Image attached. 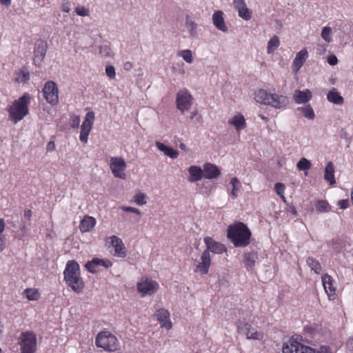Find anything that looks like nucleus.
<instances>
[{
    "mask_svg": "<svg viewBox=\"0 0 353 353\" xmlns=\"http://www.w3.org/2000/svg\"><path fill=\"white\" fill-rule=\"evenodd\" d=\"M227 237L235 247L245 248L250 244L251 232L245 223L237 221L228 226Z\"/></svg>",
    "mask_w": 353,
    "mask_h": 353,
    "instance_id": "obj_1",
    "label": "nucleus"
},
{
    "mask_svg": "<svg viewBox=\"0 0 353 353\" xmlns=\"http://www.w3.org/2000/svg\"><path fill=\"white\" fill-rule=\"evenodd\" d=\"M204 242L207 250L202 253L201 256V261L196 265L195 270V271L199 272L201 274H206L211 265L210 252L215 254H221L226 251V248L223 244L215 241L211 237H205Z\"/></svg>",
    "mask_w": 353,
    "mask_h": 353,
    "instance_id": "obj_2",
    "label": "nucleus"
},
{
    "mask_svg": "<svg viewBox=\"0 0 353 353\" xmlns=\"http://www.w3.org/2000/svg\"><path fill=\"white\" fill-rule=\"evenodd\" d=\"M63 274L65 283L73 291L78 294L83 291L85 285L80 276V268L77 262L69 261L66 264Z\"/></svg>",
    "mask_w": 353,
    "mask_h": 353,
    "instance_id": "obj_3",
    "label": "nucleus"
},
{
    "mask_svg": "<svg viewBox=\"0 0 353 353\" xmlns=\"http://www.w3.org/2000/svg\"><path fill=\"white\" fill-rule=\"evenodd\" d=\"M31 101V97L28 93H24L17 100H14L12 105H8L6 110L9 114V119L17 123L22 120L29 113L28 105Z\"/></svg>",
    "mask_w": 353,
    "mask_h": 353,
    "instance_id": "obj_4",
    "label": "nucleus"
},
{
    "mask_svg": "<svg viewBox=\"0 0 353 353\" xmlns=\"http://www.w3.org/2000/svg\"><path fill=\"white\" fill-rule=\"evenodd\" d=\"M254 99L257 103L271 105L276 109L286 106L289 102L287 97L276 94H269L263 89H260L255 92Z\"/></svg>",
    "mask_w": 353,
    "mask_h": 353,
    "instance_id": "obj_5",
    "label": "nucleus"
},
{
    "mask_svg": "<svg viewBox=\"0 0 353 353\" xmlns=\"http://www.w3.org/2000/svg\"><path fill=\"white\" fill-rule=\"evenodd\" d=\"M95 343L98 347L110 352L117 350L119 347L117 337L109 331H101L98 333Z\"/></svg>",
    "mask_w": 353,
    "mask_h": 353,
    "instance_id": "obj_6",
    "label": "nucleus"
},
{
    "mask_svg": "<svg viewBox=\"0 0 353 353\" xmlns=\"http://www.w3.org/2000/svg\"><path fill=\"white\" fill-rule=\"evenodd\" d=\"M21 353H34L37 350L36 335L32 332H24L19 338Z\"/></svg>",
    "mask_w": 353,
    "mask_h": 353,
    "instance_id": "obj_7",
    "label": "nucleus"
},
{
    "mask_svg": "<svg viewBox=\"0 0 353 353\" xmlns=\"http://www.w3.org/2000/svg\"><path fill=\"white\" fill-rule=\"evenodd\" d=\"M43 94L47 103L52 106L57 105L59 103V88L57 83L53 81H48L43 86Z\"/></svg>",
    "mask_w": 353,
    "mask_h": 353,
    "instance_id": "obj_8",
    "label": "nucleus"
},
{
    "mask_svg": "<svg viewBox=\"0 0 353 353\" xmlns=\"http://www.w3.org/2000/svg\"><path fill=\"white\" fill-rule=\"evenodd\" d=\"M126 168V163L121 157H110V169L114 177L125 179L126 174L124 171Z\"/></svg>",
    "mask_w": 353,
    "mask_h": 353,
    "instance_id": "obj_9",
    "label": "nucleus"
},
{
    "mask_svg": "<svg viewBox=\"0 0 353 353\" xmlns=\"http://www.w3.org/2000/svg\"><path fill=\"white\" fill-rule=\"evenodd\" d=\"M282 352L283 353H316L314 349L299 343L293 337L283 345Z\"/></svg>",
    "mask_w": 353,
    "mask_h": 353,
    "instance_id": "obj_10",
    "label": "nucleus"
},
{
    "mask_svg": "<svg viewBox=\"0 0 353 353\" xmlns=\"http://www.w3.org/2000/svg\"><path fill=\"white\" fill-rule=\"evenodd\" d=\"M193 97L187 89H182L176 94V108L182 112L188 110L192 105Z\"/></svg>",
    "mask_w": 353,
    "mask_h": 353,
    "instance_id": "obj_11",
    "label": "nucleus"
},
{
    "mask_svg": "<svg viewBox=\"0 0 353 353\" xmlns=\"http://www.w3.org/2000/svg\"><path fill=\"white\" fill-rule=\"evenodd\" d=\"M239 333L246 336L248 339L261 340L263 337L262 332H258L250 323L240 322L237 325Z\"/></svg>",
    "mask_w": 353,
    "mask_h": 353,
    "instance_id": "obj_12",
    "label": "nucleus"
},
{
    "mask_svg": "<svg viewBox=\"0 0 353 353\" xmlns=\"http://www.w3.org/2000/svg\"><path fill=\"white\" fill-rule=\"evenodd\" d=\"M94 119V114L93 112H88L86 114L85 119L81 126V133L79 139L81 142L87 143L88 137L92 129Z\"/></svg>",
    "mask_w": 353,
    "mask_h": 353,
    "instance_id": "obj_13",
    "label": "nucleus"
},
{
    "mask_svg": "<svg viewBox=\"0 0 353 353\" xmlns=\"http://www.w3.org/2000/svg\"><path fill=\"white\" fill-rule=\"evenodd\" d=\"M159 284L152 280L145 279L137 284V290L144 295H152L157 292Z\"/></svg>",
    "mask_w": 353,
    "mask_h": 353,
    "instance_id": "obj_14",
    "label": "nucleus"
},
{
    "mask_svg": "<svg viewBox=\"0 0 353 353\" xmlns=\"http://www.w3.org/2000/svg\"><path fill=\"white\" fill-rule=\"evenodd\" d=\"M47 51V43L39 40L34 44L33 61L36 65H39L44 59Z\"/></svg>",
    "mask_w": 353,
    "mask_h": 353,
    "instance_id": "obj_15",
    "label": "nucleus"
},
{
    "mask_svg": "<svg viewBox=\"0 0 353 353\" xmlns=\"http://www.w3.org/2000/svg\"><path fill=\"white\" fill-rule=\"evenodd\" d=\"M157 319L159 321L161 326L167 330H170L172 327V323L170 319V312L164 309L160 308L157 310L154 314Z\"/></svg>",
    "mask_w": 353,
    "mask_h": 353,
    "instance_id": "obj_16",
    "label": "nucleus"
},
{
    "mask_svg": "<svg viewBox=\"0 0 353 353\" xmlns=\"http://www.w3.org/2000/svg\"><path fill=\"white\" fill-rule=\"evenodd\" d=\"M110 239L111 244L114 248V255L119 257H125L127 255V252L121 239L117 236H112Z\"/></svg>",
    "mask_w": 353,
    "mask_h": 353,
    "instance_id": "obj_17",
    "label": "nucleus"
},
{
    "mask_svg": "<svg viewBox=\"0 0 353 353\" xmlns=\"http://www.w3.org/2000/svg\"><path fill=\"white\" fill-rule=\"evenodd\" d=\"M203 175L205 179H214L221 175V171L216 165L205 163L203 165Z\"/></svg>",
    "mask_w": 353,
    "mask_h": 353,
    "instance_id": "obj_18",
    "label": "nucleus"
},
{
    "mask_svg": "<svg viewBox=\"0 0 353 353\" xmlns=\"http://www.w3.org/2000/svg\"><path fill=\"white\" fill-rule=\"evenodd\" d=\"M308 56L306 49H303L299 52L293 61L292 68L295 72H297L303 65Z\"/></svg>",
    "mask_w": 353,
    "mask_h": 353,
    "instance_id": "obj_19",
    "label": "nucleus"
},
{
    "mask_svg": "<svg viewBox=\"0 0 353 353\" xmlns=\"http://www.w3.org/2000/svg\"><path fill=\"white\" fill-rule=\"evenodd\" d=\"M257 260L258 254L255 252H245L244 254L243 263L248 271L252 272L254 270Z\"/></svg>",
    "mask_w": 353,
    "mask_h": 353,
    "instance_id": "obj_20",
    "label": "nucleus"
},
{
    "mask_svg": "<svg viewBox=\"0 0 353 353\" xmlns=\"http://www.w3.org/2000/svg\"><path fill=\"white\" fill-rule=\"evenodd\" d=\"M333 279L331 276L325 274L322 276V283L325 292L328 295L330 299L332 296L335 295L336 289L333 286Z\"/></svg>",
    "mask_w": 353,
    "mask_h": 353,
    "instance_id": "obj_21",
    "label": "nucleus"
},
{
    "mask_svg": "<svg viewBox=\"0 0 353 353\" xmlns=\"http://www.w3.org/2000/svg\"><path fill=\"white\" fill-rule=\"evenodd\" d=\"M223 15V13L222 11H216L212 15V21L214 25L218 30L225 32L228 31V27L225 23Z\"/></svg>",
    "mask_w": 353,
    "mask_h": 353,
    "instance_id": "obj_22",
    "label": "nucleus"
},
{
    "mask_svg": "<svg viewBox=\"0 0 353 353\" xmlns=\"http://www.w3.org/2000/svg\"><path fill=\"white\" fill-rule=\"evenodd\" d=\"M96 220L92 216H85L81 221L79 230L82 233L90 232L95 225Z\"/></svg>",
    "mask_w": 353,
    "mask_h": 353,
    "instance_id": "obj_23",
    "label": "nucleus"
},
{
    "mask_svg": "<svg viewBox=\"0 0 353 353\" xmlns=\"http://www.w3.org/2000/svg\"><path fill=\"white\" fill-rule=\"evenodd\" d=\"M190 174V178L188 181L190 182H196L202 179L204 177L203 170L201 168L196 165H192L188 168Z\"/></svg>",
    "mask_w": 353,
    "mask_h": 353,
    "instance_id": "obj_24",
    "label": "nucleus"
},
{
    "mask_svg": "<svg viewBox=\"0 0 353 353\" xmlns=\"http://www.w3.org/2000/svg\"><path fill=\"white\" fill-rule=\"evenodd\" d=\"M228 123L234 125L237 132H240L246 128L245 119L241 114H237L234 116L229 120Z\"/></svg>",
    "mask_w": 353,
    "mask_h": 353,
    "instance_id": "obj_25",
    "label": "nucleus"
},
{
    "mask_svg": "<svg viewBox=\"0 0 353 353\" xmlns=\"http://www.w3.org/2000/svg\"><path fill=\"white\" fill-rule=\"evenodd\" d=\"M312 98L311 92L309 90L305 91L296 90L294 94V99L296 103H305Z\"/></svg>",
    "mask_w": 353,
    "mask_h": 353,
    "instance_id": "obj_26",
    "label": "nucleus"
},
{
    "mask_svg": "<svg viewBox=\"0 0 353 353\" xmlns=\"http://www.w3.org/2000/svg\"><path fill=\"white\" fill-rule=\"evenodd\" d=\"M185 26L191 38H196L198 37L197 23L193 21L189 15L185 17Z\"/></svg>",
    "mask_w": 353,
    "mask_h": 353,
    "instance_id": "obj_27",
    "label": "nucleus"
},
{
    "mask_svg": "<svg viewBox=\"0 0 353 353\" xmlns=\"http://www.w3.org/2000/svg\"><path fill=\"white\" fill-rule=\"evenodd\" d=\"M324 179L330 183V185H334L336 183L334 178V167L333 163L331 161H329L325 166Z\"/></svg>",
    "mask_w": 353,
    "mask_h": 353,
    "instance_id": "obj_28",
    "label": "nucleus"
},
{
    "mask_svg": "<svg viewBox=\"0 0 353 353\" xmlns=\"http://www.w3.org/2000/svg\"><path fill=\"white\" fill-rule=\"evenodd\" d=\"M157 148L161 152H163L166 156L170 157L171 159H176L179 152L177 150H174L173 148L168 147L163 143L157 141L155 143Z\"/></svg>",
    "mask_w": 353,
    "mask_h": 353,
    "instance_id": "obj_29",
    "label": "nucleus"
},
{
    "mask_svg": "<svg viewBox=\"0 0 353 353\" xmlns=\"http://www.w3.org/2000/svg\"><path fill=\"white\" fill-rule=\"evenodd\" d=\"M327 98L330 102L336 105H342L344 102L343 97L334 88H333L328 92L327 94Z\"/></svg>",
    "mask_w": 353,
    "mask_h": 353,
    "instance_id": "obj_30",
    "label": "nucleus"
},
{
    "mask_svg": "<svg viewBox=\"0 0 353 353\" xmlns=\"http://www.w3.org/2000/svg\"><path fill=\"white\" fill-rule=\"evenodd\" d=\"M16 74V81L19 83H26L30 79V73L28 69L25 67L21 68L19 71H17Z\"/></svg>",
    "mask_w": 353,
    "mask_h": 353,
    "instance_id": "obj_31",
    "label": "nucleus"
},
{
    "mask_svg": "<svg viewBox=\"0 0 353 353\" xmlns=\"http://www.w3.org/2000/svg\"><path fill=\"white\" fill-rule=\"evenodd\" d=\"M306 262L310 269L313 270L316 274H319L321 273L322 268L319 261L310 256L307 259Z\"/></svg>",
    "mask_w": 353,
    "mask_h": 353,
    "instance_id": "obj_32",
    "label": "nucleus"
},
{
    "mask_svg": "<svg viewBox=\"0 0 353 353\" xmlns=\"http://www.w3.org/2000/svg\"><path fill=\"white\" fill-rule=\"evenodd\" d=\"M103 263L102 259L99 258H94L92 261L85 263V268L91 273L97 272V268L99 266L100 263Z\"/></svg>",
    "mask_w": 353,
    "mask_h": 353,
    "instance_id": "obj_33",
    "label": "nucleus"
},
{
    "mask_svg": "<svg viewBox=\"0 0 353 353\" xmlns=\"http://www.w3.org/2000/svg\"><path fill=\"white\" fill-rule=\"evenodd\" d=\"M327 244L332 246L336 252H339L344 247L345 243L341 237L336 236L328 242Z\"/></svg>",
    "mask_w": 353,
    "mask_h": 353,
    "instance_id": "obj_34",
    "label": "nucleus"
},
{
    "mask_svg": "<svg viewBox=\"0 0 353 353\" xmlns=\"http://www.w3.org/2000/svg\"><path fill=\"white\" fill-rule=\"evenodd\" d=\"M297 110L301 112L305 118L309 119H314L315 117L314 112L310 105L298 108Z\"/></svg>",
    "mask_w": 353,
    "mask_h": 353,
    "instance_id": "obj_35",
    "label": "nucleus"
},
{
    "mask_svg": "<svg viewBox=\"0 0 353 353\" xmlns=\"http://www.w3.org/2000/svg\"><path fill=\"white\" fill-rule=\"evenodd\" d=\"M279 46V39L277 36L272 37L268 43V53H272L277 49Z\"/></svg>",
    "mask_w": 353,
    "mask_h": 353,
    "instance_id": "obj_36",
    "label": "nucleus"
},
{
    "mask_svg": "<svg viewBox=\"0 0 353 353\" xmlns=\"http://www.w3.org/2000/svg\"><path fill=\"white\" fill-rule=\"evenodd\" d=\"M230 184L232 186V190L231 192L232 197L233 199H236L237 197L236 192L239 190L241 183L236 177H233L230 181Z\"/></svg>",
    "mask_w": 353,
    "mask_h": 353,
    "instance_id": "obj_37",
    "label": "nucleus"
},
{
    "mask_svg": "<svg viewBox=\"0 0 353 353\" xmlns=\"http://www.w3.org/2000/svg\"><path fill=\"white\" fill-rule=\"evenodd\" d=\"M311 166L310 161L305 158H301L296 164L297 169L303 171L308 170Z\"/></svg>",
    "mask_w": 353,
    "mask_h": 353,
    "instance_id": "obj_38",
    "label": "nucleus"
},
{
    "mask_svg": "<svg viewBox=\"0 0 353 353\" xmlns=\"http://www.w3.org/2000/svg\"><path fill=\"white\" fill-rule=\"evenodd\" d=\"M178 56L182 57L187 63L193 61L192 52L190 50H183L178 52Z\"/></svg>",
    "mask_w": 353,
    "mask_h": 353,
    "instance_id": "obj_39",
    "label": "nucleus"
},
{
    "mask_svg": "<svg viewBox=\"0 0 353 353\" xmlns=\"http://www.w3.org/2000/svg\"><path fill=\"white\" fill-rule=\"evenodd\" d=\"M239 16L245 21H248L252 18V12L247 6H243V8H239L237 10Z\"/></svg>",
    "mask_w": 353,
    "mask_h": 353,
    "instance_id": "obj_40",
    "label": "nucleus"
},
{
    "mask_svg": "<svg viewBox=\"0 0 353 353\" xmlns=\"http://www.w3.org/2000/svg\"><path fill=\"white\" fill-rule=\"evenodd\" d=\"M5 230V223L3 219H0V251H3L5 248V239L3 235V232Z\"/></svg>",
    "mask_w": 353,
    "mask_h": 353,
    "instance_id": "obj_41",
    "label": "nucleus"
},
{
    "mask_svg": "<svg viewBox=\"0 0 353 353\" xmlns=\"http://www.w3.org/2000/svg\"><path fill=\"white\" fill-rule=\"evenodd\" d=\"M99 54L104 57H110L113 55L112 49L107 45L101 46L99 47Z\"/></svg>",
    "mask_w": 353,
    "mask_h": 353,
    "instance_id": "obj_42",
    "label": "nucleus"
},
{
    "mask_svg": "<svg viewBox=\"0 0 353 353\" xmlns=\"http://www.w3.org/2000/svg\"><path fill=\"white\" fill-rule=\"evenodd\" d=\"M330 210L328 203L326 201H319L316 204V210L319 212H326Z\"/></svg>",
    "mask_w": 353,
    "mask_h": 353,
    "instance_id": "obj_43",
    "label": "nucleus"
},
{
    "mask_svg": "<svg viewBox=\"0 0 353 353\" xmlns=\"http://www.w3.org/2000/svg\"><path fill=\"white\" fill-rule=\"evenodd\" d=\"M25 293L27 299L30 301L37 300L39 297V294L38 291L35 290L26 289L25 290Z\"/></svg>",
    "mask_w": 353,
    "mask_h": 353,
    "instance_id": "obj_44",
    "label": "nucleus"
},
{
    "mask_svg": "<svg viewBox=\"0 0 353 353\" xmlns=\"http://www.w3.org/2000/svg\"><path fill=\"white\" fill-rule=\"evenodd\" d=\"M332 29L330 27H324L321 31L322 38L327 42L330 43L332 41Z\"/></svg>",
    "mask_w": 353,
    "mask_h": 353,
    "instance_id": "obj_45",
    "label": "nucleus"
},
{
    "mask_svg": "<svg viewBox=\"0 0 353 353\" xmlns=\"http://www.w3.org/2000/svg\"><path fill=\"white\" fill-rule=\"evenodd\" d=\"M135 203L139 205H145L147 203L146 196L145 194L139 192L134 196Z\"/></svg>",
    "mask_w": 353,
    "mask_h": 353,
    "instance_id": "obj_46",
    "label": "nucleus"
},
{
    "mask_svg": "<svg viewBox=\"0 0 353 353\" xmlns=\"http://www.w3.org/2000/svg\"><path fill=\"white\" fill-rule=\"evenodd\" d=\"M105 74L111 79H114L116 76L115 68L113 65H108L105 68Z\"/></svg>",
    "mask_w": 353,
    "mask_h": 353,
    "instance_id": "obj_47",
    "label": "nucleus"
},
{
    "mask_svg": "<svg viewBox=\"0 0 353 353\" xmlns=\"http://www.w3.org/2000/svg\"><path fill=\"white\" fill-rule=\"evenodd\" d=\"M75 12L77 15L81 17H85L88 16L89 14V10L88 8H85V7H77L75 8Z\"/></svg>",
    "mask_w": 353,
    "mask_h": 353,
    "instance_id": "obj_48",
    "label": "nucleus"
},
{
    "mask_svg": "<svg viewBox=\"0 0 353 353\" xmlns=\"http://www.w3.org/2000/svg\"><path fill=\"white\" fill-rule=\"evenodd\" d=\"M274 188L276 194L279 196L284 194L285 186L283 183H276L274 185Z\"/></svg>",
    "mask_w": 353,
    "mask_h": 353,
    "instance_id": "obj_49",
    "label": "nucleus"
},
{
    "mask_svg": "<svg viewBox=\"0 0 353 353\" xmlns=\"http://www.w3.org/2000/svg\"><path fill=\"white\" fill-rule=\"evenodd\" d=\"M32 216V211L30 210H25L24 211V215L22 218V222L24 224L23 226L25 227L27 222H28L30 220V218Z\"/></svg>",
    "mask_w": 353,
    "mask_h": 353,
    "instance_id": "obj_50",
    "label": "nucleus"
},
{
    "mask_svg": "<svg viewBox=\"0 0 353 353\" xmlns=\"http://www.w3.org/2000/svg\"><path fill=\"white\" fill-rule=\"evenodd\" d=\"M121 209L124 212H132L137 214L138 215H141V212L139 209L133 208V207H127V206H121Z\"/></svg>",
    "mask_w": 353,
    "mask_h": 353,
    "instance_id": "obj_51",
    "label": "nucleus"
},
{
    "mask_svg": "<svg viewBox=\"0 0 353 353\" xmlns=\"http://www.w3.org/2000/svg\"><path fill=\"white\" fill-rule=\"evenodd\" d=\"M80 123V118L79 116L73 114L71 116V127L73 128H77Z\"/></svg>",
    "mask_w": 353,
    "mask_h": 353,
    "instance_id": "obj_52",
    "label": "nucleus"
},
{
    "mask_svg": "<svg viewBox=\"0 0 353 353\" xmlns=\"http://www.w3.org/2000/svg\"><path fill=\"white\" fill-rule=\"evenodd\" d=\"M233 3L236 10L243 8V6H246L245 0H234Z\"/></svg>",
    "mask_w": 353,
    "mask_h": 353,
    "instance_id": "obj_53",
    "label": "nucleus"
},
{
    "mask_svg": "<svg viewBox=\"0 0 353 353\" xmlns=\"http://www.w3.org/2000/svg\"><path fill=\"white\" fill-rule=\"evenodd\" d=\"M327 62L330 65H335L338 63V59L334 54L330 55L327 58Z\"/></svg>",
    "mask_w": 353,
    "mask_h": 353,
    "instance_id": "obj_54",
    "label": "nucleus"
},
{
    "mask_svg": "<svg viewBox=\"0 0 353 353\" xmlns=\"http://www.w3.org/2000/svg\"><path fill=\"white\" fill-rule=\"evenodd\" d=\"M338 204L341 209H346L349 206V201L347 199L340 200Z\"/></svg>",
    "mask_w": 353,
    "mask_h": 353,
    "instance_id": "obj_55",
    "label": "nucleus"
},
{
    "mask_svg": "<svg viewBox=\"0 0 353 353\" xmlns=\"http://www.w3.org/2000/svg\"><path fill=\"white\" fill-rule=\"evenodd\" d=\"M318 353H332L330 348L325 345H322L320 347Z\"/></svg>",
    "mask_w": 353,
    "mask_h": 353,
    "instance_id": "obj_56",
    "label": "nucleus"
},
{
    "mask_svg": "<svg viewBox=\"0 0 353 353\" xmlns=\"http://www.w3.org/2000/svg\"><path fill=\"white\" fill-rule=\"evenodd\" d=\"M102 262L103 263H101L99 266H103L105 268H108L112 265V263L108 259H105V260L102 259Z\"/></svg>",
    "mask_w": 353,
    "mask_h": 353,
    "instance_id": "obj_57",
    "label": "nucleus"
},
{
    "mask_svg": "<svg viewBox=\"0 0 353 353\" xmlns=\"http://www.w3.org/2000/svg\"><path fill=\"white\" fill-rule=\"evenodd\" d=\"M55 150V143L54 141H49L46 146V150L48 152L53 151Z\"/></svg>",
    "mask_w": 353,
    "mask_h": 353,
    "instance_id": "obj_58",
    "label": "nucleus"
},
{
    "mask_svg": "<svg viewBox=\"0 0 353 353\" xmlns=\"http://www.w3.org/2000/svg\"><path fill=\"white\" fill-rule=\"evenodd\" d=\"M133 64L130 61H126L123 64V69L126 71H130L132 69Z\"/></svg>",
    "mask_w": 353,
    "mask_h": 353,
    "instance_id": "obj_59",
    "label": "nucleus"
},
{
    "mask_svg": "<svg viewBox=\"0 0 353 353\" xmlns=\"http://www.w3.org/2000/svg\"><path fill=\"white\" fill-rule=\"evenodd\" d=\"M62 10L65 12H69L70 11V3H63Z\"/></svg>",
    "mask_w": 353,
    "mask_h": 353,
    "instance_id": "obj_60",
    "label": "nucleus"
},
{
    "mask_svg": "<svg viewBox=\"0 0 353 353\" xmlns=\"http://www.w3.org/2000/svg\"><path fill=\"white\" fill-rule=\"evenodd\" d=\"M347 346L350 351H353V338L349 339L347 343Z\"/></svg>",
    "mask_w": 353,
    "mask_h": 353,
    "instance_id": "obj_61",
    "label": "nucleus"
},
{
    "mask_svg": "<svg viewBox=\"0 0 353 353\" xmlns=\"http://www.w3.org/2000/svg\"><path fill=\"white\" fill-rule=\"evenodd\" d=\"M0 3L8 7L10 6L11 0H0Z\"/></svg>",
    "mask_w": 353,
    "mask_h": 353,
    "instance_id": "obj_62",
    "label": "nucleus"
},
{
    "mask_svg": "<svg viewBox=\"0 0 353 353\" xmlns=\"http://www.w3.org/2000/svg\"><path fill=\"white\" fill-rule=\"evenodd\" d=\"M259 117L265 121H268L269 120L268 117H265L263 114H259Z\"/></svg>",
    "mask_w": 353,
    "mask_h": 353,
    "instance_id": "obj_63",
    "label": "nucleus"
},
{
    "mask_svg": "<svg viewBox=\"0 0 353 353\" xmlns=\"http://www.w3.org/2000/svg\"><path fill=\"white\" fill-rule=\"evenodd\" d=\"M180 148L183 150H186V145L184 144V143H181L180 144Z\"/></svg>",
    "mask_w": 353,
    "mask_h": 353,
    "instance_id": "obj_64",
    "label": "nucleus"
}]
</instances>
